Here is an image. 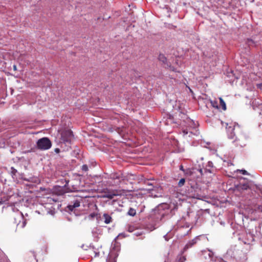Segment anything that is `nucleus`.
<instances>
[{
	"label": "nucleus",
	"instance_id": "obj_1",
	"mask_svg": "<svg viewBox=\"0 0 262 262\" xmlns=\"http://www.w3.org/2000/svg\"><path fill=\"white\" fill-rule=\"evenodd\" d=\"M52 146L50 140L47 137L39 139L36 142V147L41 150H46L50 149Z\"/></svg>",
	"mask_w": 262,
	"mask_h": 262
},
{
	"label": "nucleus",
	"instance_id": "obj_2",
	"mask_svg": "<svg viewBox=\"0 0 262 262\" xmlns=\"http://www.w3.org/2000/svg\"><path fill=\"white\" fill-rule=\"evenodd\" d=\"M60 140L64 143H70L73 135L72 132L69 129L61 131Z\"/></svg>",
	"mask_w": 262,
	"mask_h": 262
},
{
	"label": "nucleus",
	"instance_id": "obj_3",
	"mask_svg": "<svg viewBox=\"0 0 262 262\" xmlns=\"http://www.w3.org/2000/svg\"><path fill=\"white\" fill-rule=\"evenodd\" d=\"M246 136L243 135L240 138H236L235 140L233 141V143L234 144V145L236 147H244L246 146V143L244 142H243V140H246Z\"/></svg>",
	"mask_w": 262,
	"mask_h": 262
},
{
	"label": "nucleus",
	"instance_id": "obj_4",
	"mask_svg": "<svg viewBox=\"0 0 262 262\" xmlns=\"http://www.w3.org/2000/svg\"><path fill=\"white\" fill-rule=\"evenodd\" d=\"M118 194L114 192V191H107L104 193L101 192V194H99V198H107L110 199H112L114 196H117Z\"/></svg>",
	"mask_w": 262,
	"mask_h": 262
},
{
	"label": "nucleus",
	"instance_id": "obj_5",
	"mask_svg": "<svg viewBox=\"0 0 262 262\" xmlns=\"http://www.w3.org/2000/svg\"><path fill=\"white\" fill-rule=\"evenodd\" d=\"M85 220L89 222L96 221V223L98 222V213L97 212L90 213L85 217Z\"/></svg>",
	"mask_w": 262,
	"mask_h": 262
},
{
	"label": "nucleus",
	"instance_id": "obj_6",
	"mask_svg": "<svg viewBox=\"0 0 262 262\" xmlns=\"http://www.w3.org/2000/svg\"><path fill=\"white\" fill-rule=\"evenodd\" d=\"M80 200H76L74 201L73 204H70L68 206V208L70 210L73 211L75 208L78 207L80 206Z\"/></svg>",
	"mask_w": 262,
	"mask_h": 262
},
{
	"label": "nucleus",
	"instance_id": "obj_7",
	"mask_svg": "<svg viewBox=\"0 0 262 262\" xmlns=\"http://www.w3.org/2000/svg\"><path fill=\"white\" fill-rule=\"evenodd\" d=\"M101 220H104L105 224H109L112 222V217L108 214L105 213L101 218Z\"/></svg>",
	"mask_w": 262,
	"mask_h": 262
},
{
	"label": "nucleus",
	"instance_id": "obj_8",
	"mask_svg": "<svg viewBox=\"0 0 262 262\" xmlns=\"http://www.w3.org/2000/svg\"><path fill=\"white\" fill-rule=\"evenodd\" d=\"M117 256V255L116 254H114L113 252L112 251L106 262H116V258Z\"/></svg>",
	"mask_w": 262,
	"mask_h": 262
},
{
	"label": "nucleus",
	"instance_id": "obj_9",
	"mask_svg": "<svg viewBox=\"0 0 262 262\" xmlns=\"http://www.w3.org/2000/svg\"><path fill=\"white\" fill-rule=\"evenodd\" d=\"M219 100H220V103L221 107L224 111H226L227 108H226V105L225 101L221 97L219 98Z\"/></svg>",
	"mask_w": 262,
	"mask_h": 262
},
{
	"label": "nucleus",
	"instance_id": "obj_10",
	"mask_svg": "<svg viewBox=\"0 0 262 262\" xmlns=\"http://www.w3.org/2000/svg\"><path fill=\"white\" fill-rule=\"evenodd\" d=\"M127 214L132 216H134L136 214V210L133 208H130L127 212Z\"/></svg>",
	"mask_w": 262,
	"mask_h": 262
},
{
	"label": "nucleus",
	"instance_id": "obj_11",
	"mask_svg": "<svg viewBox=\"0 0 262 262\" xmlns=\"http://www.w3.org/2000/svg\"><path fill=\"white\" fill-rule=\"evenodd\" d=\"M162 208V206H159L158 208L155 210V213L160 212L159 213L161 214V219H162L165 215L164 212H161V211H163V209Z\"/></svg>",
	"mask_w": 262,
	"mask_h": 262
},
{
	"label": "nucleus",
	"instance_id": "obj_12",
	"mask_svg": "<svg viewBox=\"0 0 262 262\" xmlns=\"http://www.w3.org/2000/svg\"><path fill=\"white\" fill-rule=\"evenodd\" d=\"M186 260V257L182 255L178 256L176 262H184Z\"/></svg>",
	"mask_w": 262,
	"mask_h": 262
},
{
	"label": "nucleus",
	"instance_id": "obj_13",
	"mask_svg": "<svg viewBox=\"0 0 262 262\" xmlns=\"http://www.w3.org/2000/svg\"><path fill=\"white\" fill-rule=\"evenodd\" d=\"M158 58H159V60H160L161 61H162V62H163L164 63H166V62L167 61V58L164 56V55H163L162 54H160L159 55Z\"/></svg>",
	"mask_w": 262,
	"mask_h": 262
},
{
	"label": "nucleus",
	"instance_id": "obj_14",
	"mask_svg": "<svg viewBox=\"0 0 262 262\" xmlns=\"http://www.w3.org/2000/svg\"><path fill=\"white\" fill-rule=\"evenodd\" d=\"M122 178V174L119 173H114L111 176V178L113 179H120Z\"/></svg>",
	"mask_w": 262,
	"mask_h": 262
},
{
	"label": "nucleus",
	"instance_id": "obj_15",
	"mask_svg": "<svg viewBox=\"0 0 262 262\" xmlns=\"http://www.w3.org/2000/svg\"><path fill=\"white\" fill-rule=\"evenodd\" d=\"M210 102L211 103V106L213 107H214V108H219L218 103H217V102L216 101H215V100H214V101L210 100Z\"/></svg>",
	"mask_w": 262,
	"mask_h": 262
},
{
	"label": "nucleus",
	"instance_id": "obj_16",
	"mask_svg": "<svg viewBox=\"0 0 262 262\" xmlns=\"http://www.w3.org/2000/svg\"><path fill=\"white\" fill-rule=\"evenodd\" d=\"M11 176L13 178H14V177L16 176V174L17 172V170L13 167L11 168Z\"/></svg>",
	"mask_w": 262,
	"mask_h": 262
},
{
	"label": "nucleus",
	"instance_id": "obj_17",
	"mask_svg": "<svg viewBox=\"0 0 262 262\" xmlns=\"http://www.w3.org/2000/svg\"><path fill=\"white\" fill-rule=\"evenodd\" d=\"M247 43L248 44V45L249 46H255V42L251 39H247Z\"/></svg>",
	"mask_w": 262,
	"mask_h": 262
},
{
	"label": "nucleus",
	"instance_id": "obj_18",
	"mask_svg": "<svg viewBox=\"0 0 262 262\" xmlns=\"http://www.w3.org/2000/svg\"><path fill=\"white\" fill-rule=\"evenodd\" d=\"M116 130L119 134H122L124 132V127L122 126L121 127H117Z\"/></svg>",
	"mask_w": 262,
	"mask_h": 262
},
{
	"label": "nucleus",
	"instance_id": "obj_19",
	"mask_svg": "<svg viewBox=\"0 0 262 262\" xmlns=\"http://www.w3.org/2000/svg\"><path fill=\"white\" fill-rule=\"evenodd\" d=\"M185 183V179L184 178H182L180 180L179 182H178V186L179 187H182L183 186Z\"/></svg>",
	"mask_w": 262,
	"mask_h": 262
},
{
	"label": "nucleus",
	"instance_id": "obj_20",
	"mask_svg": "<svg viewBox=\"0 0 262 262\" xmlns=\"http://www.w3.org/2000/svg\"><path fill=\"white\" fill-rule=\"evenodd\" d=\"M81 169H82V171L86 172L88 170V166L86 164L83 165L82 166Z\"/></svg>",
	"mask_w": 262,
	"mask_h": 262
},
{
	"label": "nucleus",
	"instance_id": "obj_21",
	"mask_svg": "<svg viewBox=\"0 0 262 262\" xmlns=\"http://www.w3.org/2000/svg\"><path fill=\"white\" fill-rule=\"evenodd\" d=\"M189 196L191 197V198H192L199 199L200 195L198 194H197L196 195L195 194H194V195L190 194Z\"/></svg>",
	"mask_w": 262,
	"mask_h": 262
},
{
	"label": "nucleus",
	"instance_id": "obj_22",
	"mask_svg": "<svg viewBox=\"0 0 262 262\" xmlns=\"http://www.w3.org/2000/svg\"><path fill=\"white\" fill-rule=\"evenodd\" d=\"M169 69H170V70L172 71H173V72H179L178 70H177L176 69H175L173 67H172V66H169Z\"/></svg>",
	"mask_w": 262,
	"mask_h": 262
},
{
	"label": "nucleus",
	"instance_id": "obj_23",
	"mask_svg": "<svg viewBox=\"0 0 262 262\" xmlns=\"http://www.w3.org/2000/svg\"><path fill=\"white\" fill-rule=\"evenodd\" d=\"M239 172L243 174H248V172L246 170H239Z\"/></svg>",
	"mask_w": 262,
	"mask_h": 262
},
{
	"label": "nucleus",
	"instance_id": "obj_24",
	"mask_svg": "<svg viewBox=\"0 0 262 262\" xmlns=\"http://www.w3.org/2000/svg\"><path fill=\"white\" fill-rule=\"evenodd\" d=\"M248 187L249 186L247 184H244L242 186V189L246 190L247 189Z\"/></svg>",
	"mask_w": 262,
	"mask_h": 262
},
{
	"label": "nucleus",
	"instance_id": "obj_25",
	"mask_svg": "<svg viewBox=\"0 0 262 262\" xmlns=\"http://www.w3.org/2000/svg\"><path fill=\"white\" fill-rule=\"evenodd\" d=\"M35 149L34 148H32L30 150H29L28 151H26L25 152V153H28V152H35Z\"/></svg>",
	"mask_w": 262,
	"mask_h": 262
},
{
	"label": "nucleus",
	"instance_id": "obj_26",
	"mask_svg": "<svg viewBox=\"0 0 262 262\" xmlns=\"http://www.w3.org/2000/svg\"><path fill=\"white\" fill-rule=\"evenodd\" d=\"M194 242H192V244H191V245L190 246V247H191L193 244H194ZM189 244H187V245L185 246V247L184 249H187V248H189Z\"/></svg>",
	"mask_w": 262,
	"mask_h": 262
},
{
	"label": "nucleus",
	"instance_id": "obj_27",
	"mask_svg": "<svg viewBox=\"0 0 262 262\" xmlns=\"http://www.w3.org/2000/svg\"><path fill=\"white\" fill-rule=\"evenodd\" d=\"M183 133L184 134V135H187L188 134V132L187 129H184L183 130Z\"/></svg>",
	"mask_w": 262,
	"mask_h": 262
},
{
	"label": "nucleus",
	"instance_id": "obj_28",
	"mask_svg": "<svg viewBox=\"0 0 262 262\" xmlns=\"http://www.w3.org/2000/svg\"><path fill=\"white\" fill-rule=\"evenodd\" d=\"M54 150L56 153H59L60 152V149L57 148H55Z\"/></svg>",
	"mask_w": 262,
	"mask_h": 262
},
{
	"label": "nucleus",
	"instance_id": "obj_29",
	"mask_svg": "<svg viewBox=\"0 0 262 262\" xmlns=\"http://www.w3.org/2000/svg\"><path fill=\"white\" fill-rule=\"evenodd\" d=\"M180 169L181 170L183 171H184V168H183V165H181L180 166Z\"/></svg>",
	"mask_w": 262,
	"mask_h": 262
},
{
	"label": "nucleus",
	"instance_id": "obj_30",
	"mask_svg": "<svg viewBox=\"0 0 262 262\" xmlns=\"http://www.w3.org/2000/svg\"><path fill=\"white\" fill-rule=\"evenodd\" d=\"M96 165H97V163L96 162H95L94 164H92L93 167H95L96 166Z\"/></svg>",
	"mask_w": 262,
	"mask_h": 262
},
{
	"label": "nucleus",
	"instance_id": "obj_31",
	"mask_svg": "<svg viewBox=\"0 0 262 262\" xmlns=\"http://www.w3.org/2000/svg\"><path fill=\"white\" fill-rule=\"evenodd\" d=\"M25 224H26V221H24V223H23V227H24L25 226Z\"/></svg>",
	"mask_w": 262,
	"mask_h": 262
},
{
	"label": "nucleus",
	"instance_id": "obj_32",
	"mask_svg": "<svg viewBox=\"0 0 262 262\" xmlns=\"http://www.w3.org/2000/svg\"><path fill=\"white\" fill-rule=\"evenodd\" d=\"M199 171H200V173H202L203 170H202V169H200L199 170Z\"/></svg>",
	"mask_w": 262,
	"mask_h": 262
},
{
	"label": "nucleus",
	"instance_id": "obj_33",
	"mask_svg": "<svg viewBox=\"0 0 262 262\" xmlns=\"http://www.w3.org/2000/svg\"><path fill=\"white\" fill-rule=\"evenodd\" d=\"M13 68H14V70H16V66L14 65L13 66Z\"/></svg>",
	"mask_w": 262,
	"mask_h": 262
},
{
	"label": "nucleus",
	"instance_id": "obj_34",
	"mask_svg": "<svg viewBox=\"0 0 262 262\" xmlns=\"http://www.w3.org/2000/svg\"><path fill=\"white\" fill-rule=\"evenodd\" d=\"M94 206L96 208H97V205L96 204L94 205Z\"/></svg>",
	"mask_w": 262,
	"mask_h": 262
},
{
	"label": "nucleus",
	"instance_id": "obj_35",
	"mask_svg": "<svg viewBox=\"0 0 262 262\" xmlns=\"http://www.w3.org/2000/svg\"><path fill=\"white\" fill-rule=\"evenodd\" d=\"M148 185H151V186H152V184H148Z\"/></svg>",
	"mask_w": 262,
	"mask_h": 262
},
{
	"label": "nucleus",
	"instance_id": "obj_36",
	"mask_svg": "<svg viewBox=\"0 0 262 262\" xmlns=\"http://www.w3.org/2000/svg\"><path fill=\"white\" fill-rule=\"evenodd\" d=\"M2 204V202H0V204Z\"/></svg>",
	"mask_w": 262,
	"mask_h": 262
}]
</instances>
